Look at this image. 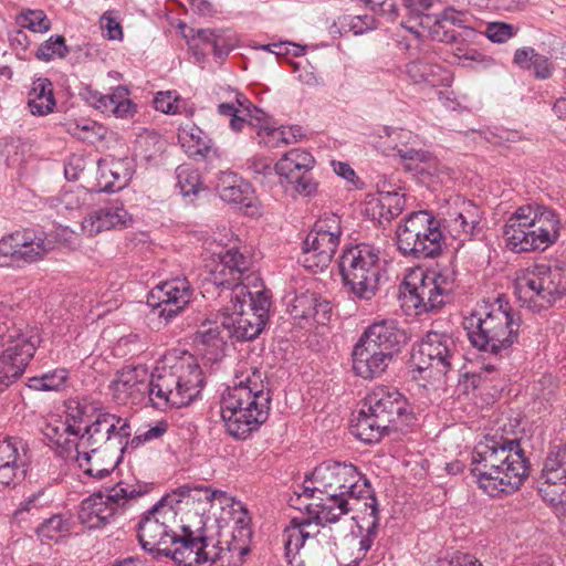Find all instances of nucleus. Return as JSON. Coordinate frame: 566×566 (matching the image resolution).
<instances>
[{"mask_svg":"<svg viewBox=\"0 0 566 566\" xmlns=\"http://www.w3.org/2000/svg\"><path fill=\"white\" fill-rule=\"evenodd\" d=\"M312 486H304L302 496L313 500L306 504L308 514L319 523H336L353 511L365 510L376 499L369 481L357 468L347 462L324 461L310 478Z\"/></svg>","mask_w":566,"mask_h":566,"instance_id":"1","label":"nucleus"},{"mask_svg":"<svg viewBox=\"0 0 566 566\" xmlns=\"http://www.w3.org/2000/svg\"><path fill=\"white\" fill-rule=\"evenodd\" d=\"M471 473L491 497L516 491L530 474V463L517 439L485 436L471 455Z\"/></svg>","mask_w":566,"mask_h":566,"instance_id":"2","label":"nucleus"},{"mask_svg":"<svg viewBox=\"0 0 566 566\" xmlns=\"http://www.w3.org/2000/svg\"><path fill=\"white\" fill-rule=\"evenodd\" d=\"M170 496L163 497L143 514L137 524V537L142 547L153 554L170 557L178 565L193 566L196 536H200L198 521L192 524L181 520L178 524L177 511Z\"/></svg>","mask_w":566,"mask_h":566,"instance_id":"3","label":"nucleus"},{"mask_svg":"<svg viewBox=\"0 0 566 566\" xmlns=\"http://www.w3.org/2000/svg\"><path fill=\"white\" fill-rule=\"evenodd\" d=\"M521 325L520 314L502 297L492 303L483 301L463 319L472 346L501 357L517 342Z\"/></svg>","mask_w":566,"mask_h":566,"instance_id":"4","label":"nucleus"},{"mask_svg":"<svg viewBox=\"0 0 566 566\" xmlns=\"http://www.w3.org/2000/svg\"><path fill=\"white\" fill-rule=\"evenodd\" d=\"M220 263L211 271V282L217 286L231 290V311L239 312L242 317L252 321V317L263 321V327L269 318L271 306L270 296L264 289L251 291L249 283L256 277L245 275L251 269V258L231 248L218 254Z\"/></svg>","mask_w":566,"mask_h":566,"instance_id":"5","label":"nucleus"},{"mask_svg":"<svg viewBox=\"0 0 566 566\" xmlns=\"http://www.w3.org/2000/svg\"><path fill=\"white\" fill-rule=\"evenodd\" d=\"M150 402L157 409L189 405L203 386L202 371L189 354L165 356L150 376Z\"/></svg>","mask_w":566,"mask_h":566,"instance_id":"6","label":"nucleus"},{"mask_svg":"<svg viewBox=\"0 0 566 566\" xmlns=\"http://www.w3.org/2000/svg\"><path fill=\"white\" fill-rule=\"evenodd\" d=\"M407 407L406 398L396 388L376 387L365 397L350 431L363 442H378L390 430H397L399 420H408Z\"/></svg>","mask_w":566,"mask_h":566,"instance_id":"7","label":"nucleus"},{"mask_svg":"<svg viewBox=\"0 0 566 566\" xmlns=\"http://www.w3.org/2000/svg\"><path fill=\"white\" fill-rule=\"evenodd\" d=\"M181 494L186 499V505L190 501L197 502L202 511V514L198 517V533L200 536H196V548L192 549V554L197 557L193 566H213L217 563H220V566H238L241 564L244 555L249 552L244 544L238 542L234 536L231 541L224 539L212 543L205 534L203 512L207 507L212 505L214 501H218L222 506L228 505L233 500L226 492L211 490L208 486L184 488Z\"/></svg>","mask_w":566,"mask_h":566,"instance_id":"8","label":"nucleus"},{"mask_svg":"<svg viewBox=\"0 0 566 566\" xmlns=\"http://www.w3.org/2000/svg\"><path fill=\"white\" fill-rule=\"evenodd\" d=\"M41 344L36 325L14 318L0 319V384L9 386L22 376Z\"/></svg>","mask_w":566,"mask_h":566,"instance_id":"9","label":"nucleus"},{"mask_svg":"<svg viewBox=\"0 0 566 566\" xmlns=\"http://www.w3.org/2000/svg\"><path fill=\"white\" fill-rule=\"evenodd\" d=\"M308 518H293L285 527L283 543L286 555H301L317 564L335 566L336 538L327 523Z\"/></svg>","mask_w":566,"mask_h":566,"instance_id":"10","label":"nucleus"},{"mask_svg":"<svg viewBox=\"0 0 566 566\" xmlns=\"http://www.w3.org/2000/svg\"><path fill=\"white\" fill-rule=\"evenodd\" d=\"M339 271L344 285L356 298L371 300L379 290L380 250L367 243L345 249L340 255Z\"/></svg>","mask_w":566,"mask_h":566,"instance_id":"11","label":"nucleus"},{"mask_svg":"<svg viewBox=\"0 0 566 566\" xmlns=\"http://www.w3.org/2000/svg\"><path fill=\"white\" fill-rule=\"evenodd\" d=\"M515 294L531 310L549 307L566 295V268L541 263L526 269L516 279Z\"/></svg>","mask_w":566,"mask_h":566,"instance_id":"12","label":"nucleus"},{"mask_svg":"<svg viewBox=\"0 0 566 566\" xmlns=\"http://www.w3.org/2000/svg\"><path fill=\"white\" fill-rule=\"evenodd\" d=\"M270 406V394L223 392L220 413L227 432L235 439L245 440L268 420Z\"/></svg>","mask_w":566,"mask_h":566,"instance_id":"13","label":"nucleus"},{"mask_svg":"<svg viewBox=\"0 0 566 566\" xmlns=\"http://www.w3.org/2000/svg\"><path fill=\"white\" fill-rule=\"evenodd\" d=\"M397 248L405 256L428 259L442 251L444 235L440 222L427 210L405 217L396 231Z\"/></svg>","mask_w":566,"mask_h":566,"instance_id":"14","label":"nucleus"},{"mask_svg":"<svg viewBox=\"0 0 566 566\" xmlns=\"http://www.w3.org/2000/svg\"><path fill=\"white\" fill-rule=\"evenodd\" d=\"M459 359L455 338L447 332L430 331L412 354V371L422 379L440 382Z\"/></svg>","mask_w":566,"mask_h":566,"instance_id":"15","label":"nucleus"},{"mask_svg":"<svg viewBox=\"0 0 566 566\" xmlns=\"http://www.w3.org/2000/svg\"><path fill=\"white\" fill-rule=\"evenodd\" d=\"M403 296L417 311V314L440 308L449 302L455 287L454 273L450 269L424 272L413 271L403 282Z\"/></svg>","mask_w":566,"mask_h":566,"instance_id":"16","label":"nucleus"},{"mask_svg":"<svg viewBox=\"0 0 566 566\" xmlns=\"http://www.w3.org/2000/svg\"><path fill=\"white\" fill-rule=\"evenodd\" d=\"M142 494L135 485L119 482L105 493L97 492L82 501L78 510L80 522L88 528H99Z\"/></svg>","mask_w":566,"mask_h":566,"instance_id":"17","label":"nucleus"},{"mask_svg":"<svg viewBox=\"0 0 566 566\" xmlns=\"http://www.w3.org/2000/svg\"><path fill=\"white\" fill-rule=\"evenodd\" d=\"M132 429L127 419L114 413L98 411L77 436L76 450L94 451L97 449L126 450Z\"/></svg>","mask_w":566,"mask_h":566,"instance_id":"18","label":"nucleus"},{"mask_svg":"<svg viewBox=\"0 0 566 566\" xmlns=\"http://www.w3.org/2000/svg\"><path fill=\"white\" fill-rule=\"evenodd\" d=\"M340 227L335 218L319 220L306 235L300 262L312 272L327 268L339 244Z\"/></svg>","mask_w":566,"mask_h":566,"instance_id":"19","label":"nucleus"},{"mask_svg":"<svg viewBox=\"0 0 566 566\" xmlns=\"http://www.w3.org/2000/svg\"><path fill=\"white\" fill-rule=\"evenodd\" d=\"M314 165L315 159L308 151L295 148L285 153L275 164L274 169L275 174L284 178L293 190L311 196L317 188V184L310 175Z\"/></svg>","mask_w":566,"mask_h":566,"instance_id":"20","label":"nucleus"},{"mask_svg":"<svg viewBox=\"0 0 566 566\" xmlns=\"http://www.w3.org/2000/svg\"><path fill=\"white\" fill-rule=\"evenodd\" d=\"M192 292L186 277H175L156 285L149 292L147 303L157 310L159 317L169 322L189 304Z\"/></svg>","mask_w":566,"mask_h":566,"instance_id":"21","label":"nucleus"},{"mask_svg":"<svg viewBox=\"0 0 566 566\" xmlns=\"http://www.w3.org/2000/svg\"><path fill=\"white\" fill-rule=\"evenodd\" d=\"M443 212V226L447 233L459 247L470 240L475 228L481 221V210L471 200L454 197L447 202Z\"/></svg>","mask_w":566,"mask_h":566,"instance_id":"22","label":"nucleus"},{"mask_svg":"<svg viewBox=\"0 0 566 566\" xmlns=\"http://www.w3.org/2000/svg\"><path fill=\"white\" fill-rule=\"evenodd\" d=\"M542 497L553 506H565L566 511V447L551 450L542 470Z\"/></svg>","mask_w":566,"mask_h":566,"instance_id":"23","label":"nucleus"},{"mask_svg":"<svg viewBox=\"0 0 566 566\" xmlns=\"http://www.w3.org/2000/svg\"><path fill=\"white\" fill-rule=\"evenodd\" d=\"M150 377L146 368L124 367L111 382L113 399L119 405H137L146 397L150 401Z\"/></svg>","mask_w":566,"mask_h":566,"instance_id":"24","label":"nucleus"},{"mask_svg":"<svg viewBox=\"0 0 566 566\" xmlns=\"http://www.w3.org/2000/svg\"><path fill=\"white\" fill-rule=\"evenodd\" d=\"M527 207L531 210V216H535L530 227L527 252L543 251L554 244L559 237V217L555 210L546 206L528 203Z\"/></svg>","mask_w":566,"mask_h":566,"instance_id":"25","label":"nucleus"},{"mask_svg":"<svg viewBox=\"0 0 566 566\" xmlns=\"http://www.w3.org/2000/svg\"><path fill=\"white\" fill-rule=\"evenodd\" d=\"M527 207L531 210V216H535L530 227L527 252L543 251L554 244L559 237V217L555 210L546 206L528 203Z\"/></svg>","mask_w":566,"mask_h":566,"instance_id":"26","label":"nucleus"},{"mask_svg":"<svg viewBox=\"0 0 566 566\" xmlns=\"http://www.w3.org/2000/svg\"><path fill=\"white\" fill-rule=\"evenodd\" d=\"M527 207L531 210V216H535L530 227L527 252L543 251L554 244L559 237V217L555 210L546 206L528 203Z\"/></svg>","mask_w":566,"mask_h":566,"instance_id":"27","label":"nucleus"},{"mask_svg":"<svg viewBox=\"0 0 566 566\" xmlns=\"http://www.w3.org/2000/svg\"><path fill=\"white\" fill-rule=\"evenodd\" d=\"M80 95L90 106L117 118H130L136 113V105L129 98V90L123 85H118L109 94L86 86Z\"/></svg>","mask_w":566,"mask_h":566,"instance_id":"28","label":"nucleus"},{"mask_svg":"<svg viewBox=\"0 0 566 566\" xmlns=\"http://www.w3.org/2000/svg\"><path fill=\"white\" fill-rule=\"evenodd\" d=\"M124 451L119 450L118 446H114V449H97L92 452L76 450L73 458L86 475L103 480L114 471Z\"/></svg>","mask_w":566,"mask_h":566,"instance_id":"29","label":"nucleus"},{"mask_svg":"<svg viewBox=\"0 0 566 566\" xmlns=\"http://www.w3.org/2000/svg\"><path fill=\"white\" fill-rule=\"evenodd\" d=\"M352 356L355 374L364 379L381 376L392 359V357L375 348L374 344L364 343L361 339L354 346Z\"/></svg>","mask_w":566,"mask_h":566,"instance_id":"30","label":"nucleus"},{"mask_svg":"<svg viewBox=\"0 0 566 566\" xmlns=\"http://www.w3.org/2000/svg\"><path fill=\"white\" fill-rule=\"evenodd\" d=\"M134 174L129 158L106 157L97 164V184L101 190L115 192L125 188Z\"/></svg>","mask_w":566,"mask_h":566,"instance_id":"31","label":"nucleus"},{"mask_svg":"<svg viewBox=\"0 0 566 566\" xmlns=\"http://www.w3.org/2000/svg\"><path fill=\"white\" fill-rule=\"evenodd\" d=\"M359 339L374 344L375 348L394 357L400 344L405 342V334L396 321L381 319L368 326Z\"/></svg>","mask_w":566,"mask_h":566,"instance_id":"32","label":"nucleus"},{"mask_svg":"<svg viewBox=\"0 0 566 566\" xmlns=\"http://www.w3.org/2000/svg\"><path fill=\"white\" fill-rule=\"evenodd\" d=\"M535 216H531L527 205L518 207L506 220L503 237L506 247L516 253L527 252L528 248V233L531 231V222Z\"/></svg>","mask_w":566,"mask_h":566,"instance_id":"33","label":"nucleus"},{"mask_svg":"<svg viewBox=\"0 0 566 566\" xmlns=\"http://www.w3.org/2000/svg\"><path fill=\"white\" fill-rule=\"evenodd\" d=\"M128 219V212L123 206L112 203L91 212L84 218L82 230L88 237H94L102 231L125 226Z\"/></svg>","mask_w":566,"mask_h":566,"instance_id":"34","label":"nucleus"},{"mask_svg":"<svg viewBox=\"0 0 566 566\" xmlns=\"http://www.w3.org/2000/svg\"><path fill=\"white\" fill-rule=\"evenodd\" d=\"M44 438L55 451L65 458H73L76 451L77 433L71 431L70 426L60 419L51 418L41 428Z\"/></svg>","mask_w":566,"mask_h":566,"instance_id":"35","label":"nucleus"},{"mask_svg":"<svg viewBox=\"0 0 566 566\" xmlns=\"http://www.w3.org/2000/svg\"><path fill=\"white\" fill-rule=\"evenodd\" d=\"M405 73L415 84L429 86H448L451 83L450 72L441 65L426 60H413L406 64Z\"/></svg>","mask_w":566,"mask_h":566,"instance_id":"36","label":"nucleus"},{"mask_svg":"<svg viewBox=\"0 0 566 566\" xmlns=\"http://www.w3.org/2000/svg\"><path fill=\"white\" fill-rule=\"evenodd\" d=\"M221 326L228 331L230 337H234L238 340H251L258 337L263 331V321L252 317L249 321L237 311H231V306L228 305L224 312L221 314Z\"/></svg>","mask_w":566,"mask_h":566,"instance_id":"37","label":"nucleus"},{"mask_svg":"<svg viewBox=\"0 0 566 566\" xmlns=\"http://www.w3.org/2000/svg\"><path fill=\"white\" fill-rule=\"evenodd\" d=\"M178 139L189 157L207 158L214 153L210 137L193 123L180 126Z\"/></svg>","mask_w":566,"mask_h":566,"instance_id":"38","label":"nucleus"},{"mask_svg":"<svg viewBox=\"0 0 566 566\" xmlns=\"http://www.w3.org/2000/svg\"><path fill=\"white\" fill-rule=\"evenodd\" d=\"M249 391L250 395L270 394L263 380V374L259 368L251 366L247 361H241L234 370L232 386H229L224 392Z\"/></svg>","mask_w":566,"mask_h":566,"instance_id":"39","label":"nucleus"},{"mask_svg":"<svg viewBox=\"0 0 566 566\" xmlns=\"http://www.w3.org/2000/svg\"><path fill=\"white\" fill-rule=\"evenodd\" d=\"M22 235L20 248V261L22 262H36L54 249V242L43 232L23 229Z\"/></svg>","mask_w":566,"mask_h":566,"instance_id":"40","label":"nucleus"},{"mask_svg":"<svg viewBox=\"0 0 566 566\" xmlns=\"http://www.w3.org/2000/svg\"><path fill=\"white\" fill-rule=\"evenodd\" d=\"M28 106L36 116H44L53 112L55 98L50 80L41 77L33 81L29 92Z\"/></svg>","mask_w":566,"mask_h":566,"instance_id":"41","label":"nucleus"},{"mask_svg":"<svg viewBox=\"0 0 566 566\" xmlns=\"http://www.w3.org/2000/svg\"><path fill=\"white\" fill-rule=\"evenodd\" d=\"M218 113L230 117V128L237 133L243 129L248 117H253L250 102L238 92L235 93L234 102L218 105Z\"/></svg>","mask_w":566,"mask_h":566,"instance_id":"42","label":"nucleus"},{"mask_svg":"<svg viewBox=\"0 0 566 566\" xmlns=\"http://www.w3.org/2000/svg\"><path fill=\"white\" fill-rule=\"evenodd\" d=\"M98 411L86 401L70 399L65 403V422L78 436Z\"/></svg>","mask_w":566,"mask_h":566,"instance_id":"43","label":"nucleus"},{"mask_svg":"<svg viewBox=\"0 0 566 566\" xmlns=\"http://www.w3.org/2000/svg\"><path fill=\"white\" fill-rule=\"evenodd\" d=\"M468 20L465 12L458 11L453 8H446L436 17L434 24L430 30L431 36L433 40L440 42H451L454 40V34L446 30L447 24L467 27Z\"/></svg>","mask_w":566,"mask_h":566,"instance_id":"44","label":"nucleus"},{"mask_svg":"<svg viewBox=\"0 0 566 566\" xmlns=\"http://www.w3.org/2000/svg\"><path fill=\"white\" fill-rule=\"evenodd\" d=\"M354 513H361L364 516L363 521L367 523V533L359 541V552L361 555L358 558H363L365 554L371 548L373 542L376 537V530L379 524L378 504L376 499H371L366 504L365 510L353 511Z\"/></svg>","mask_w":566,"mask_h":566,"instance_id":"45","label":"nucleus"},{"mask_svg":"<svg viewBox=\"0 0 566 566\" xmlns=\"http://www.w3.org/2000/svg\"><path fill=\"white\" fill-rule=\"evenodd\" d=\"M67 379V371L64 368L33 377L29 380V387L34 390L50 391L61 389Z\"/></svg>","mask_w":566,"mask_h":566,"instance_id":"46","label":"nucleus"},{"mask_svg":"<svg viewBox=\"0 0 566 566\" xmlns=\"http://www.w3.org/2000/svg\"><path fill=\"white\" fill-rule=\"evenodd\" d=\"M17 23L32 32L45 33L51 29V21L43 10H23L18 14Z\"/></svg>","mask_w":566,"mask_h":566,"instance_id":"47","label":"nucleus"},{"mask_svg":"<svg viewBox=\"0 0 566 566\" xmlns=\"http://www.w3.org/2000/svg\"><path fill=\"white\" fill-rule=\"evenodd\" d=\"M177 185L180 192L186 197L196 195L200 187V176L197 169L181 165L176 169Z\"/></svg>","mask_w":566,"mask_h":566,"instance_id":"48","label":"nucleus"},{"mask_svg":"<svg viewBox=\"0 0 566 566\" xmlns=\"http://www.w3.org/2000/svg\"><path fill=\"white\" fill-rule=\"evenodd\" d=\"M315 305V293L304 292L295 295L289 305V313L294 319H310Z\"/></svg>","mask_w":566,"mask_h":566,"instance_id":"49","label":"nucleus"},{"mask_svg":"<svg viewBox=\"0 0 566 566\" xmlns=\"http://www.w3.org/2000/svg\"><path fill=\"white\" fill-rule=\"evenodd\" d=\"M69 53L65 39L62 35H54L42 43L38 51L36 57L41 61L49 62L54 57H64Z\"/></svg>","mask_w":566,"mask_h":566,"instance_id":"50","label":"nucleus"},{"mask_svg":"<svg viewBox=\"0 0 566 566\" xmlns=\"http://www.w3.org/2000/svg\"><path fill=\"white\" fill-rule=\"evenodd\" d=\"M197 342L219 349L223 345L219 324L217 322H203L197 332Z\"/></svg>","mask_w":566,"mask_h":566,"instance_id":"51","label":"nucleus"},{"mask_svg":"<svg viewBox=\"0 0 566 566\" xmlns=\"http://www.w3.org/2000/svg\"><path fill=\"white\" fill-rule=\"evenodd\" d=\"M220 197L230 203L251 206V189L248 184L232 185L220 190Z\"/></svg>","mask_w":566,"mask_h":566,"instance_id":"52","label":"nucleus"},{"mask_svg":"<svg viewBox=\"0 0 566 566\" xmlns=\"http://www.w3.org/2000/svg\"><path fill=\"white\" fill-rule=\"evenodd\" d=\"M67 132L82 140L103 136V127L93 120L73 122L67 124Z\"/></svg>","mask_w":566,"mask_h":566,"instance_id":"53","label":"nucleus"},{"mask_svg":"<svg viewBox=\"0 0 566 566\" xmlns=\"http://www.w3.org/2000/svg\"><path fill=\"white\" fill-rule=\"evenodd\" d=\"M69 532V523L62 515H53L45 520L39 527L38 534L49 539L57 538L60 535Z\"/></svg>","mask_w":566,"mask_h":566,"instance_id":"54","label":"nucleus"},{"mask_svg":"<svg viewBox=\"0 0 566 566\" xmlns=\"http://www.w3.org/2000/svg\"><path fill=\"white\" fill-rule=\"evenodd\" d=\"M398 156L402 161H407L406 168L408 170L423 171L424 168L419 167V164H426L431 160V155L428 151L415 148H399L397 149Z\"/></svg>","mask_w":566,"mask_h":566,"instance_id":"55","label":"nucleus"},{"mask_svg":"<svg viewBox=\"0 0 566 566\" xmlns=\"http://www.w3.org/2000/svg\"><path fill=\"white\" fill-rule=\"evenodd\" d=\"M221 36L217 35L214 31L209 29H199L196 34L192 35V46L198 48L199 43L211 46L213 53L218 56H222L226 52L220 48Z\"/></svg>","mask_w":566,"mask_h":566,"instance_id":"56","label":"nucleus"},{"mask_svg":"<svg viewBox=\"0 0 566 566\" xmlns=\"http://www.w3.org/2000/svg\"><path fill=\"white\" fill-rule=\"evenodd\" d=\"M515 34L516 30L514 27L504 22L489 23L485 30L486 38L495 43H504Z\"/></svg>","mask_w":566,"mask_h":566,"instance_id":"57","label":"nucleus"},{"mask_svg":"<svg viewBox=\"0 0 566 566\" xmlns=\"http://www.w3.org/2000/svg\"><path fill=\"white\" fill-rule=\"evenodd\" d=\"M272 161L268 157L254 156L248 160V170H250L255 179L262 182L266 177L276 175Z\"/></svg>","mask_w":566,"mask_h":566,"instance_id":"58","label":"nucleus"},{"mask_svg":"<svg viewBox=\"0 0 566 566\" xmlns=\"http://www.w3.org/2000/svg\"><path fill=\"white\" fill-rule=\"evenodd\" d=\"M400 200L401 199H394L392 201H386L384 198H380L378 202L373 206V210L378 209L380 224L389 223L400 214L402 210Z\"/></svg>","mask_w":566,"mask_h":566,"instance_id":"59","label":"nucleus"},{"mask_svg":"<svg viewBox=\"0 0 566 566\" xmlns=\"http://www.w3.org/2000/svg\"><path fill=\"white\" fill-rule=\"evenodd\" d=\"M256 135L259 138V144H262L268 148L282 147L281 127H274L265 123L259 126Z\"/></svg>","mask_w":566,"mask_h":566,"instance_id":"60","label":"nucleus"},{"mask_svg":"<svg viewBox=\"0 0 566 566\" xmlns=\"http://www.w3.org/2000/svg\"><path fill=\"white\" fill-rule=\"evenodd\" d=\"M167 428L168 424L166 421H159L154 427H150L146 431L137 433L130 440L128 439V446L135 449L144 442L158 439L167 431Z\"/></svg>","mask_w":566,"mask_h":566,"instance_id":"61","label":"nucleus"},{"mask_svg":"<svg viewBox=\"0 0 566 566\" xmlns=\"http://www.w3.org/2000/svg\"><path fill=\"white\" fill-rule=\"evenodd\" d=\"M370 9L384 17H387L389 21H395L398 17L397 12V0H364Z\"/></svg>","mask_w":566,"mask_h":566,"instance_id":"62","label":"nucleus"},{"mask_svg":"<svg viewBox=\"0 0 566 566\" xmlns=\"http://www.w3.org/2000/svg\"><path fill=\"white\" fill-rule=\"evenodd\" d=\"M25 470L20 468L18 463H10L0 468V486H9L15 481L24 478Z\"/></svg>","mask_w":566,"mask_h":566,"instance_id":"63","label":"nucleus"},{"mask_svg":"<svg viewBox=\"0 0 566 566\" xmlns=\"http://www.w3.org/2000/svg\"><path fill=\"white\" fill-rule=\"evenodd\" d=\"M438 566H482L478 560L469 554L455 553L451 558H441Z\"/></svg>","mask_w":566,"mask_h":566,"instance_id":"64","label":"nucleus"}]
</instances>
